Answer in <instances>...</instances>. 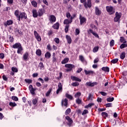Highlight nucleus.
<instances>
[{
    "label": "nucleus",
    "instance_id": "nucleus-1",
    "mask_svg": "<svg viewBox=\"0 0 127 127\" xmlns=\"http://www.w3.org/2000/svg\"><path fill=\"white\" fill-rule=\"evenodd\" d=\"M122 17V13L116 12L115 13V17H114L115 22H120V19Z\"/></svg>",
    "mask_w": 127,
    "mask_h": 127
},
{
    "label": "nucleus",
    "instance_id": "nucleus-2",
    "mask_svg": "<svg viewBox=\"0 0 127 127\" xmlns=\"http://www.w3.org/2000/svg\"><path fill=\"white\" fill-rule=\"evenodd\" d=\"M106 10L110 15L114 14V13H115V10H113V6H107Z\"/></svg>",
    "mask_w": 127,
    "mask_h": 127
},
{
    "label": "nucleus",
    "instance_id": "nucleus-3",
    "mask_svg": "<svg viewBox=\"0 0 127 127\" xmlns=\"http://www.w3.org/2000/svg\"><path fill=\"white\" fill-rule=\"evenodd\" d=\"M20 18H24V19H26L27 18V15L24 12H21L19 14V17L17 18V20L20 21Z\"/></svg>",
    "mask_w": 127,
    "mask_h": 127
},
{
    "label": "nucleus",
    "instance_id": "nucleus-4",
    "mask_svg": "<svg viewBox=\"0 0 127 127\" xmlns=\"http://www.w3.org/2000/svg\"><path fill=\"white\" fill-rule=\"evenodd\" d=\"M65 68H67L66 71L68 72V71H71L73 68L75 67L73 64H65Z\"/></svg>",
    "mask_w": 127,
    "mask_h": 127
},
{
    "label": "nucleus",
    "instance_id": "nucleus-5",
    "mask_svg": "<svg viewBox=\"0 0 127 127\" xmlns=\"http://www.w3.org/2000/svg\"><path fill=\"white\" fill-rule=\"evenodd\" d=\"M34 35L37 41H41V37H40V36L39 35L38 33H37L36 31H34Z\"/></svg>",
    "mask_w": 127,
    "mask_h": 127
},
{
    "label": "nucleus",
    "instance_id": "nucleus-6",
    "mask_svg": "<svg viewBox=\"0 0 127 127\" xmlns=\"http://www.w3.org/2000/svg\"><path fill=\"white\" fill-rule=\"evenodd\" d=\"M87 32L88 34H91V33L92 34H93V35H94V36H95V37H96L97 38H99V35H98L97 33L94 32L93 30L89 29L87 31Z\"/></svg>",
    "mask_w": 127,
    "mask_h": 127
},
{
    "label": "nucleus",
    "instance_id": "nucleus-7",
    "mask_svg": "<svg viewBox=\"0 0 127 127\" xmlns=\"http://www.w3.org/2000/svg\"><path fill=\"white\" fill-rule=\"evenodd\" d=\"M95 13L96 15H101L102 14V11L99 9V8L98 7H95Z\"/></svg>",
    "mask_w": 127,
    "mask_h": 127
},
{
    "label": "nucleus",
    "instance_id": "nucleus-8",
    "mask_svg": "<svg viewBox=\"0 0 127 127\" xmlns=\"http://www.w3.org/2000/svg\"><path fill=\"white\" fill-rule=\"evenodd\" d=\"M49 20L51 22V23H53L54 22H55L56 21V17L53 15H51L49 17Z\"/></svg>",
    "mask_w": 127,
    "mask_h": 127
},
{
    "label": "nucleus",
    "instance_id": "nucleus-9",
    "mask_svg": "<svg viewBox=\"0 0 127 127\" xmlns=\"http://www.w3.org/2000/svg\"><path fill=\"white\" fill-rule=\"evenodd\" d=\"M79 19L80 21V24L81 25H82V24H83V23H86V18L82 16L81 15H79Z\"/></svg>",
    "mask_w": 127,
    "mask_h": 127
},
{
    "label": "nucleus",
    "instance_id": "nucleus-10",
    "mask_svg": "<svg viewBox=\"0 0 127 127\" xmlns=\"http://www.w3.org/2000/svg\"><path fill=\"white\" fill-rule=\"evenodd\" d=\"M28 57H29V54L28 52L25 53L23 55V59L24 61H27V60H28Z\"/></svg>",
    "mask_w": 127,
    "mask_h": 127
},
{
    "label": "nucleus",
    "instance_id": "nucleus-11",
    "mask_svg": "<svg viewBox=\"0 0 127 127\" xmlns=\"http://www.w3.org/2000/svg\"><path fill=\"white\" fill-rule=\"evenodd\" d=\"M72 19H73V17H70V19H66L64 21V24H69V23H72Z\"/></svg>",
    "mask_w": 127,
    "mask_h": 127
},
{
    "label": "nucleus",
    "instance_id": "nucleus-12",
    "mask_svg": "<svg viewBox=\"0 0 127 127\" xmlns=\"http://www.w3.org/2000/svg\"><path fill=\"white\" fill-rule=\"evenodd\" d=\"M84 6L86 7V8H87V7H91V6H92V2H91V0H88L87 3H85L84 4Z\"/></svg>",
    "mask_w": 127,
    "mask_h": 127
},
{
    "label": "nucleus",
    "instance_id": "nucleus-13",
    "mask_svg": "<svg viewBox=\"0 0 127 127\" xmlns=\"http://www.w3.org/2000/svg\"><path fill=\"white\" fill-rule=\"evenodd\" d=\"M87 86H89V87H94V86H96V85H98V83L97 82H86Z\"/></svg>",
    "mask_w": 127,
    "mask_h": 127
},
{
    "label": "nucleus",
    "instance_id": "nucleus-14",
    "mask_svg": "<svg viewBox=\"0 0 127 127\" xmlns=\"http://www.w3.org/2000/svg\"><path fill=\"white\" fill-rule=\"evenodd\" d=\"M65 119L67 121L68 123L67 125H68L69 126H71V125H72L73 123V121H72V119H71V118H70L69 116H66L65 117Z\"/></svg>",
    "mask_w": 127,
    "mask_h": 127
},
{
    "label": "nucleus",
    "instance_id": "nucleus-15",
    "mask_svg": "<svg viewBox=\"0 0 127 127\" xmlns=\"http://www.w3.org/2000/svg\"><path fill=\"white\" fill-rule=\"evenodd\" d=\"M62 91V84H61V82H60L58 84V89L57 90V94H59L60 92H61Z\"/></svg>",
    "mask_w": 127,
    "mask_h": 127
},
{
    "label": "nucleus",
    "instance_id": "nucleus-16",
    "mask_svg": "<svg viewBox=\"0 0 127 127\" xmlns=\"http://www.w3.org/2000/svg\"><path fill=\"white\" fill-rule=\"evenodd\" d=\"M29 89L30 93L32 94V95H34V94H35L34 92H35V90L34 89V88H33L32 85H29Z\"/></svg>",
    "mask_w": 127,
    "mask_h": 127
},
{
    "label": "nucleus",
    "instance_id": "nucleus-17",
    "mask_svg": "<svg viewBox=\"0 0 127 127\" xmlns=\"http://www.w3.org/2000/svg\"><path fill=\"white\" fill-rule=\"evenodd\" d=\"M68 104V99H64L62 101V106H64V107H67V105Z\"/></svg>",
    "mask_w": 127,
    "mask_h": 127
},
{
    "label": "nucleus",
    "instance_id": "nucleus-18",
    "mask_svg": "<svg viewBox=\"0 0 127 127\" xmlns=\"http://www.w3.org/2000/svg\"><path fill=\"white\" fill-rule=\"evenodd\" d=\"M21 46V44H20V43H17L13 45V48H14V49H18V48H20Z\"/></svg>",
    "mask_w": 127,
    "mask_h": 127
},
{
    "label": "nucleus",
    "instance_id": "nucleus-19",
    "mask_svg": "<svg viewBox=\"0 0 127 127\" xmlns=\"http://www.w3.org/2000/svg\"><path fill=\"white\" fill-rule=\"evenodd\" d=\"M13 23V21L11 20H8L6 21V23H4V26H7V25H11Z\"/></svg>",
    "mask_w": 127,
    "mask_h": 127
},
{
    "label": "nucleus",
    "instance_id": "nucleus-20",
    "mask_svg": "<svg viewBox=\"0 0 127 127\" xmlns=\"http://www.w3.org/2000/svg\"><path fill=\"white\" fill-rule=\"evenodd\" d=\"M33 13V17H37L38 16V13H37V11L35 9H33L32 11Z\"/></svg>",
    "mask_w": 127,
    "mask_h": 127
},
{
    "label": "nucleus",
    "instance_id": "nucleus-21",
    "mask_svg": "<svg viewBox=\"0 0 127 127\" xmlns=\"http://www.w3.org/2000/svg\"><path fill=\"white\" fill-rule=\"evenodd\" d=\"M65 38L67 41V43H68V44H71V42H72V39H71V37L68 35H66Z\"/></svg>",
    "mask_w": 127,
    "mask_h": 127
},
{
    "label": "nucleus",
    "instance_id": "nucleus-22",
    "mask_svg": "<svg viewBox=\"0 0 127 127\" xmlns=\"http://www.w3.org/2000/svg\"><path fill=\"white\" fill-rule=\"evenodd\" d=\"M84 73L86 75H90V74H93L94 71L93 70H87L84 69Z\"/></svg>",
    "mask_w": 127,
    "mask_h": 127
},
{
    "label": "nucleus",
    "instance_id": "nucleus-23",
    "mask_svg": "<svg viewBox=\"0 0 127 127\" xmlns=\"http://www.w3.org/2000/svg\"><path fill=\"white\" fill-rule=\"evenodd\" d=\"M120 58L122 60H124L125 58H126V53L125 52L122 53L120 55Z\"/></svg>",
    "mask_w": 127,
    "mask_h": 127
},
{
    "label": "nucleus",
    "instance_id": "nucleus-24",
    "mask_svg": "<svg viewBox=\"0 0 127 127\" xmlns=\"http://www.w3.org/2000/svg\"><path fill=\"white\" fill-rule=\"evenodd\" d=\"M68 61H69V58H64L62 62V64H66V63H68Z\"/></svg>",
    "mask_w": 127,
    "mask_h": 127
},
{
    "label": "nucleus",
    "instance_id": "nucleus-25",
    "mask_svg": "<svg viewBox=\"0 0 127 127\" xmlns=\"http://www.w3.org/2000/svg\"><path fill=\"white\" fill-rule=\"evenodd\" d=\"M43 13H44V11H43V10L39 9L38 11V15L39 16H42V15H43Z\"/></svg>",
    "mask_w": 127,
    "mask_h": 127
},
{
    "label": "nucleus",
    "instance_id": "nucleus-26",
    "mask_svg": "<svg viewBox=\"0 0 127 127\" xmlns=\"http://www.w3.org/2000/svg\"><path fill=\"white\" fill-rule=\"evenodd\" d=\"M53 28L55 29H58L59 28V23L57 22L53 26Z\"/></svg>",
    "mask_w": 127,
    "mask_h": 127
},
{
    "label": "nucleus",
    "instance_id": "nucleus-27",
    "mask_svg": "<svg viewBox=\"0 0 127 127\" xmlns=\"http://www.w3.org/2000/svg\"><path fill=\"white\" fill-rule=\"evenodd\" d=\"M102 70L103 71H104V72H109L110 71V68L108 67H103L102 68Z\"/></svg>",
    "mask_w": 127,
    "mask_h": 127
},
{
    "label": "nucleus",
    "instance_id": "nucleus-28",
    "mask_svg": "<svg viewBox=\"0 0 127 127\" xmlns=\"http://www.w3.org/2000/svg\"><path fill=\"white\" fill-rule=\"evenodd\" d=\"M23 50V49L22 48V46H21L18 49L17 51V53H18V54H20Z\"/></svg>",
    "mask_w": 127,
    "mask_h": 127
},
{
    "label": "nucleus",
    "instance_id": "nucleus-29",
    "mask_svg": "<svg viewBox=\"0 0 127 127\" xmlns=\"http://www.w3.org/2000/svg\"><path fill=\"white\" fill-rule=\"evenodd\" d=\"M71 79H72V80H74V81H78V82H81V79H80L79 78L75 77V76L71 77Z\"/></svg>",
    "mask_w": 127,
    "mask_h": 127
},
{
    "label": "nucleus",
    "instance_id": "nucleus-30",
    "mask_svg": "<svg viewBox=\"0 0 127 127\" xmlns=\"http://www.w3.org/2000/svg\"><path fill=\"white\" fill-rule=\"evenodd\" d=\"M101 115H102V117H103L104 118V119H107V118H108V113H107L106 112H102Z\"/></svg>",
    "mask_w": 127,
    "mask_h": 127
},
{
    "label": "nucleus",
    "instance_id": "nucleus-31",
    "mask_svg": "<svg viewBox=\"0 0 127 127\" xmlns=\"http://www.w3.org/2000/svg\"><path fill=\"white\" fill-rule=\"evenodd\" d=\"M51 56V54L49 52H47V53L45 54V57L46 58H50Z\"/></svg>",
    "mask_w": 127,
    "mask_h": 127
},
{
    "label": "nucleus",
    "instance_id": "nucleus-32",
    "mask_svg": "<svg viewBox=\"0 0 127 127\" xmlns=\"http://www.w3.org/2000/svg\"><path fill=\"white\" fill-rule=\"evenodd\" d=\"M93 99V95H92V94L89 93L88 97H87V100L88 101H92Z\"/></svg>",
    "mask_w": 127,
    "mask_h": 127
},
{
    "label": "nucleus",
    "instance_id": "nucleus-33",
    "mask_svg": "<svg viewBox=\"0 0 127 127\" xmlns=\"http://www.w3.org/2000/svg\"><path fill=\"white\" fill-rule=\"evenodd\" d=\"M99 50V46L95 47L93 49V52L94 53H96V52H98Z\"/></svg>",
    "mask_w": 127,
    "mask_h": 127
},
{
    "label": "nucleus",
    "instance_id": "nucleus-34",
    "mask_svg": "<svg viewBox=\"0 0 127 127\" xmlns=\"http://www.w3.org/2000/svg\"><path fill=\"white\" fill-rule=\"evenodd\" d=\"M36 54L38 55V56H41V51L39 49L37 50Z\"/></svg>",
    "mask_w": 127,
    "mask_h": 127
},
{
    "label": "nucleus",
    "instance_id": "nucleus-35",
    "mask_svg": "<svg viewBox=\"0 0 127 127\" xmlns=\"http://www.w3.org/2000/svg\"><path fill=\"white\" fill-rule=\"evenodd\" d=\"M120 42L122 43H127V41L125 39V38L121 37L120 39Z\"/></svg>",
    "mask_w": 127,
    "mask_h": 127
},
{
    "label": "nucleus",
    "instance_id": "nucleus-36",
    "mask_svg": "<svg viewBox=\"0 0 127 127\" xmlns=\"http://www.w3.org/2000/svg\"><path fill=\"white\" fill-rule=\"evenodd\" d=\"M11 70L12 71V72H14L15 73H17V72H18V70L17 69V68L14 67H12L11 68Z\"/></svg>",
    "mask_w": 127,
    "mask_h": 127
},
{
    "label": "nucleus",
    "instance_id": "nucleus-37",
    "mask_svg": "<svg viewBox=\"0 0 127 127\" xmlns=\"http://www.w3.org/2000/svg\"><path fill=\"white\" fill-rule=\"evenodd\" d=\"M39 66L40 67V69L42 70V69H44V65H43V63H40L39 64Z\"/></svg>",
    "mask_w": 127,
    "mask_h": 127
},
{
    "label": "nucleus",
    "instance_id": "nucleus-38",
    "mask_svg": "<svg viewBox=\"0 0 127 127\" xmlns=\"http://www.w3.org/2000/svg\"><path fill=\"white\" fill-rule=\"evenodd\" d=\"M70 113H71V109L70 108H68L65 112V115H66V116H67V115H69V114H70Z\"/></svg>",
    "mask_w": 127,
    "mask_h": 127
},
{
    "label": "nucleus",
    "instance_id": "nucleus-39",
    "mask_svg": "<svg viewBox=\"0 0 127 127\" xmlns=\"http://www.w3.org/2000/svg\"><path fill=\"white\" fill-rule=\"evenodd\" d=\"M14 14L17 18L19 17V12H18V10H16L14 12Z\"/></svg>",
    "mask_w": 127,
    "mask_h": 127
},
{
    "label": "nucleus",
    "instance_id": "nucleus-40",
    "mask_svg": "<svg viewBox=\"0 0 127 127\" xmlns=\"http://www.w3.org/2000/svg\"><path fill=\"white\" fill-rule=\"evenodd\" d=\"M32 5L34 6V7H37V2L36 1L33 0L31 2Z\"/></svg>",
    "mask_w": 127,
    "mask_h": 127
},
{
    "label": "nucleus",
    "instance_id": "nucleus-41",
    "mask_svg": "<svg viewBox=\"0 0 127 127\" xmlns=\"http://www.w3.org/2000/svg\"><path fill=\"white\" fill-rule=\"evenodd\" d=\"M76 104H78V105H80V104L82 103V100L79 98H77L76 100Z\"/></svg>",
    "mask_w": 127,
    "mask_h": 127
},
{
    "label": "nucleus",
    "instance_id": "nucleus-42",
    "mask_svg": "<svg viewBox=\"0 0 127 127\" xmlns=\"http://www.w3.org/2000/svg\"><path fill=\"white\" fill-rule=\"evenodd\" d=\"M25 82L27 83V84H31L32 83V80H31V79H25Z\"/></svg>",
    "mask_w": 127,
    "mask_h": 127
},
{
    "label": "nucleus",
    "instance_id": "nucleus-43",
    "mask_svg": "<svg viewBox=\"0 0 127 127\" xmlns=\"http://www.w3.org/2000/svg\"><path fill=\"white\" fill-rule=\"evenodd\" d=\"M115 100V98L114 97H109L107 99V102H113Z\"/></svg>",
    "mask_w": 127,
    "mask_h": 127
},
{
    "label": "nucleus",
    "instance_id": "nucleus-44",
    "mask_svg": "<svg viewBox=\"0 0 127 127\" xmlns=\"http://www.w3.org/2000/svg\"><path fill=\"white\" fill-rule=\"evenodd\" d=\"M94 103H89L88 105L85 106V108H92V106H94Z\"/></svg>",
    "mask_w": 127,
    "mask_h": 127
},
{
    "label": "nucleus",
    "instance_id": "nucleus-45",
    "mask_svg": "<svg viewBox=\"0 0 127 127\" xmlns=\"http://www.w3.org/2000/svg\"><path fill=\"white\" fill-rule=\"evenodd\" d=\"M118 61H119L118 59H115L112 60L111 62L113 64H116V63H117L118 62Z\"/></svg>",
    "mask_w": 127,
    "mask_h": 127
},
{
    "label": "nucleus",
    "instance_id": "nucleus-46",
    "mask_svg": "<svg viewBox=\"0 0 127 127\" xmlns=\"http://www.w3.org/2000/svg\"><path fill=\"white\" fill-rule=\"evenodd\" d=\"M81 96V93L80 92H77L76 93L75 95H74V97L75 98H79V97Z\"/></svg>",
    "mask_w": 127,
    "mask_h": 127
},
{
    "label": "nucleus",
    "instance_id": "nucleus-47",
    "mask_svg": "<svg viewBox=\"0 0 127 127\" xmlns=\"http://www.w3.org/2000/svg\"><path fill=\"white\" fill-rule=\"evenodd\" d=\"M79 60L81 61V62H84L85 61V59H84V57L83 56H79Z\"/></svg>",
    "mask_w": 127,
    "mask_h": 127
},
{
    "label": "nucleus",
    "instance_id": "nucleus-48",
    "mask_svg": "<svg viewBox=\"0 0 127 127\" xmlns=\"http://www.w3.org/2000/svg\"><path fill=\"white\" fill-rule=\"evenodd\" d=\"M9 105L11 107H16V104L15 103V102H10L9 103Z\"/></svg>",
    "mask_w": 127,
    "mask_h": 127
},
{
    "label": "nucleus",
    "instance_id": "nucleus-49",
    "mask_svg": "<svg viewBox=\"0 0 127 127\" xmlns=\"http://www.w3.org/2000/svg\"><path fill=\"white\" fill-rule=\"evenodd\" d=\"M65 97L70 100H72V99H73V97H72L71 95H69L68 94H65Z\"/></svg>",
    "mask_w": 127,
    "mask_h": 127
},
{
    "label": "nucleus",
    "instance_id": "nucleus-50",
    "mask_svg": "<svg viewBox=\"0 0 127 127\" xmlns=\"http://www.w3.org/2000/svg\"><path fill=\"white\" fill-rule=\"evenodd\" d=\"M69 30V25H67L65 26V28H64V31L66 33L68 32V31Z\"/></svg>",
    "mask_w": 127,
    "mask_h": 127
},
{
    "label": "nucleus",
    "instance_id": "nucleus-51",
    "mask_svg": "<svg viewBox=\"0 0 127 127\" xmlns=\"http://www.w3.org/2000/svg\"><path fill=\"white\" fill-rule=\"evenodd\" d=\"M113 106V104L112 103H107L106 104V108H111Z\"/></svg>",
    "mask_w": 127,
    "mask_h": 127
},
{
    "label": "nucleus",
    "instance_id": "nucleus-52",
    "mask_svg": "<svg viewBox=\"0 0 127 127\" xmlns=\"http://www.w3.org/2000/svg\"><path fill=\"white\" fill-rule=\"evenodd\" d=\"M110 45L111 47H113L114 45H115V41L114 40H112L110 42Z\"/></svg>",
    "mask_w": 127,
    "mask_h": 127
},
{
    "label": "nucleus",
    "instance_id": "nucleus-53",
    "mask_svg": "<svg viewBox=\"0 0 127 127\" xmlns=\"http://www.w3.org/2000/svg\"><path fill=\"white\" fill-rule=\"evenodd\" d=\"M12 100L13 101H18V98L16 96H12L11 97Z\"/></svg>",
    "mask_w": 127,
    "mask_h": 127
},
{
    "label": "nucleus",
    "instance_id": "nucleus-54",
    "mask_svg": "<svg viewBox=\"0 0 127 127\" xmlns=\"http://www.w3.org/2000/svg\"><path fill=\"white\" fill-rule=\"evenodd\" d=\"M8 38L10 42H13V38L11 37V36H8Z\"/></svg>",
    "mask_w": 127,
    "mask_h": 127
},
{
    "label": "nucleus",
    "instance_id": "nucleus-55",
    "mask_svg": "<svg viewBox=\"0 0 127 127\" xmlns=\"http://www.w3.org/2000/svg\"><path fill=\"white\" fill-rule=\"evenodd\" d=\"M66 16L67 18H70V19H71V17H72V16H71V14H70V13H66Z\"/></svg>",
    "mask_w": 127,
    "mask_h": 127
},
{
    "label": "nucleus",
    "instance_id": "nucleus-56",
    "mask_svg": "<svg viewBox=\"0 0 127 127\" xmlns=\"http://www.w3.org/2000/svg\"><path fill=\"white\" fill-rule=\"evenodd\" d=\"M54 40L56 43H57V44H59V41H60L59 38H55Z\"/></svg>",
    "mask_w": 127,
    "mask_h": 127
},
{
    "label": "nucleus",
    "instance_id": "nucleus-57",
    "mask_svg": "<svg viewBox=\"0 0 127 127\" xmlns=\"http://www.w3.org/2000/svg\"><path fill=\"white\" fill-rule=\"evenodd\" d=\"M72 86H74V87H76V86H79V83L78 82H73L71 84Z\"/></svg>",
    "mask_w": 127,
    "mask_h": 127
},
{
    "label": "nucleus",
    "instance_id": "nucleus-58",
    "mask_svg": "<svg viewBox=\"0 0 127 127\" xmlns=\"http://www.w3.org/2000/svg\"><path fill=\"white\" fill-rule=\"evenodd\" d=\"M51 93V90H49L46 94V96L48 97L50 95V93Z\"/></svg>",
    "mask_w": 127,
    "mask_h": 127
},
{
    "label": "nucleus",
    "instance_id": "nucleus-59",
    "mask_svg": "<svg viewBox=\"0 0 127 127\" xmlns=\"http://www.w3.org/2000/svg\"><path fill=\"white\" fill-rule=\"evenodd\" d=\"M32 102L33 105H36L37 104V100L36 99H33Z\"/></svg>",
    "mask_w": 127,
    "mask_h": 127
},
{
    "label": "nucleus",
    "instance_id": "nucleus-60",
    "mask_svg": "<svg viewBox=\"0 0 127 127\" xmlns=\"http://www.w3.org/2000/svg\"><path fill=\"white\" fill-rule=\"evenodd\" d=\"M88 110H84L83 112V113H82V115H86V114H88Z\"/></svg>",
    "mask_w": 127,
    "mask_h": 127
},
{
    "label": "nucleus",
    "instance_id": "nucleus-61",
    "mask_svg": "<svg viewBox=\"0 0 127 127\" xmlns=\"http://www.w3.org/2000/svg\"><path fill=\"white\" fill-rule=\"evenodd\" d=\"M75 32H76L75 35H78V34H79V33H80V30L78 29H76Z\"/></svg>",
    "mask_w": 127,
    "mask_h": 127
},
{
    "label": "nucleus",
    "instance_id": "nucleus-62",
    "mask_svg": "<svg viewBox=\"0 0 127 127\" xmlns=\"http://www.w3.org/2000/svg\"><path fill=\"white\" fill-rule=\"evenodd\" d=\"M90 27L92 28H95V29H97V27L96 26H95V25L93 24H91L90 25Z\"/></svg>",
    "mask_w": 127,
    "mask_h": 127
},
{
    "label": "nucleus",
    "instance_id": "nucleus-63",
    "mask_svg": "<svg viewBox=\"0 0 127 127\" xmlns=\"http://www.w3.org/2000/svg\"><path fill=\"white\" fill-rule=\"evenodd\" d=\"M0 58L1 59H3L4 58V55L3 54H0Z\"/></svg>",
    "mask_w": 127,
    "mask_h": 127
},
{
    "label": "nucleus",
    "instance_id": "nucleus-64",
    "mask_svg": "<svg viewBox=\"0 0 127 127\" xmlns=\"http://www.w3.org/2000/svg\"><path fill=\"white\" fill-rule=\"evenodd\" d=\"M100 94H101L102 96H106L107 95V93L105 92H100Z\"/></svg>",
    "mask_w": 127,
    "mask_h": 127
}]
</instances>
